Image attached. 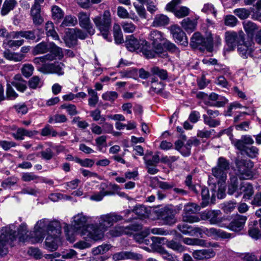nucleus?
I'll return each instance as SVG.
<instances>
[{
	"label": "nucleus",
	"mask_w": 261,
	"mask_h": 261,
	"mask_svg": "<svg viewBox=\"0 0 261 261\" xmlns=\"http://www.w3.org/2000/svg\"><path fill=\"white\" fill-rule=\"evenodd\" d=\"M61 232V225L59 221L42 219L35 224L33 232L34 236L30 238L28 241L31 244L41 242L45 236L47 234L45 245L47 249L53 251L58 248Z\"/></svg>",
	"instance_id": "f257e3e1"
},
{
	"label": "nucleus",
	"mask_w": 261,
	"mask_h": 261,
	"mask_svg": "<svg viewBox=\"0 0 261 261\" xmlns=\"http://www.w3.org/2000/svg\"><path fill=\"white\" fill-rule=\"evenodd\" d=\"M108 214L98 217V224H91L82 232V237L86 241H97L101 240L104 233L111 227Z\"/></svg>",
	"instance_id": "f03ea898"
},
{
	"label": "nucleus",
	"mask_w": 261,
	"mask_h": 261,
	"mask_svg": "<svg viewBox=\"0 0 261 261\" xmlns=\"http://www.w3.org/2000/svg\"><path fill=\"white\" fill-rule=\"evenodd\" d=\"M14 39H5L3 41L2 47L4 49L3 52L4 57L8 60L14 62L21 61L25 56L20 53L14 52L10 49L15 50L23 45L24 42L23 39L14 40Z\"/></svg>",
	"instance_id": "7ed1b4c3"
},
{
	"label": "nucleus",
	"mask_w": 261,
	"mask_h": 261,
	"mask_svg": "<svg viewBox=\"0 0 261 261\" xmlns=\"http://www.w3.org/2000/svg\"><path fill=\"white\" fill-rule=\"evenodd\" d=\"M15 224H10L1 228L0 230V254L7 252L8 247L12 246L13 243L17 239Z\"/></svg>",
	"instance_id": "20e7f679"
},
{
	"label": "nucleus",
	"mask_w": 261,
	"mask_h": 261,
	"mask_svg": "<svg viewBox=\"0 0 261 261\" xmlns=\"http://www.w3.org/2000/svg\"><path fill=\"white\" fill-rule=\"evenodd\" d=\"M93 21L100 32L103 38L108 41L111 40L110 30L111 27V16L109 11H105L102 14L95 16Z\"/></svg>",
	"instance_id": "39448f33"
},
{
	"label": "nucleus",
	"mask_w": 261,
	"mask_h": 261,
	"mask_svg": "<svg viewBox=\"0 0 261 261\" xmlns=\"http://www.w3.org/2000/svg\"><path fill=\"white\" fill-rule=\"evenodd\" d=\"M49 54L44 56L35 58L33 62L36 65H40L41 63H45L47 61H52L56 59L61 60L64 57V54L62 48L56 45L54 42L49 43Z\"/></svg>",
	"instance_id": "423d86ee"
},
{
	"label": "nucleus",
	"mask_w": 261,
	"mask_h": 261,
	"mask_svg": "<svg viewBox=\"0 0 261 261\" xmlns=\"http://www.w3.org/2000/svg\"><path fill=\"white\" fill-rule=\"evenodd\" d=\"M213 41L211 34L204 38L199 32H196L191 37L190 45L194 48H199L200 50L206 49L208 51H212L213 47Z\"/></svg>",
	"instance_id": "0eeeda50"
},
{
	"label": "nucleus",
	"mask_w": 261,
	"mask_h": 261,
	"mask_svg": "<svg viewBox=\"0 0 261 261\" xmlns=\"http://www.w3.org/2000/svg\"><path fill=\"white\" fill-rule=\"evenodd\" d=\"M229 168V161L223 157H220L218 159L216 166L212 168V174L219 181H225Z\"/></svg>",
	"instance_id": "6e6552de"
},
{
	"label": "nucleus",
	"mask_w": 261,
	"mask_h": 261,
	"mask_svg": "<svg viewBox=\"0 0 261 261\" xmlns=\"http://www.w3.org/2000/svg\"><path fill=\"white\" fill-rule=\"evenodd\" d=\"M37 70L44 74H56L62 76L64 74L65 65L61 62L57 61L51 63H43L36 65Z\"/></svg>",
	"instance_id": "1a4fd4ad"
},
{
	"label": "nucleus",
	"mask_w": 261,
	"mask_h": 261,
	"mask_svg": "<svg viewBox=\"0 0 261 261\" xmlns=\"http://www.w3.org/2000/svg\"><path fill=\"white\" fill-rule=\"evenodd\" d=\"M238 176L241 179H248L252 177L251 169L253 163L250 161H238L236 163Z\"/></svg>",
	"instance_id": "9d476101"
},
{
	"label": "nucleus",
	"mask_w": 261,
	"mask_h": 261,
	"mask_svg": "<svg viewBox=\"0 0 261 261\" xmlns=\"http://www.w3.org/2000/svg\"><path fill=\"white\" fill-rule=\"evenodd\" d=\"M200 210V206L196 203H190L186 205L182 215L183 221L191 223L199 222L200 220L199 217L192 214L197 213Z\"/></svg>",
	"instance_id": "9b49d317"
},
{
	"label": "nucleus",
	"mask_w": 261,
	"mask_h": 261,
	"mask_svg": "<svg viewBox=\"0 0 261 261\" xmlns=\"http://www.w3.org/2000/svg\"><path fill=\"white\" fill-rule=\"evenodd\" d=\"M90 217L85 215L83 212L79 213L71 219V225L75 230L78 231L82 237V232L90 224L86 225Z\"/></svg>",
	"instance_id": "f8f14e48"
},
{
	"label": "nucleus",
	"mask_w": 261,
	"mask_h": 261,
	"mask_svg": "<svg viewBox=\"0 0 261 261\" xmlns=\"http://www.w3.org/2000/svg\"><path fill=\"white\" fill-rule=\"evenodd\" d=\"M148 39L152 41L153 48L155 49L158 54H162L164 53L162 44L166 39L161 32L158 30L150 31L148 35Z\"/></svg>",
	"instance_id": "ddd939ff"
},
{
	"label": "nucleus",
	"mask_w": 261,
	"mask_h": 261,
	"mask_svg": "<svg viewBox=\"0 0 261 261\" xmlns=\"http://www.w3.org/2000/svg\"><path fill=\"white\" fill-rule=\"evenodd\" d=\"M182 0H172L166 6L167 11L172 12L174 15L178 18H183L189 15L190 9L186 6H181L176 8V6L181 3Z\"/></svg>",
	"instance_id": "4468645a"
},
{
	"label": "nucleus",
	"mask_w": 261,
	"mask_h": 261,
	"mask_svg": "<svg viewBox=\"0 0 261 261\" xmlns=\"http://www.w3.org/2000/svg\"><path fill=\"white\" fill-rule=\"evenodd\" d=\"M221 212L219 210L205 211L201 213V218L204 220H208L211 224L218 225L223 227L222 222L223 221V218L220 216Z\"/></svg>",
	"instance_id": "2eb2a0df"
},
{
	"label": "nucleus",
	"mask_w": 261,
	"mask_h": 261,
	"mask_svg": "<svg viewBox=\"0 0 261 261\" xmlns=\"http://www.w3.org/2000/svg\"><path fill=\"white\" fill-rule=\"evenodd\" d=\"M80 27L85 30L90 35L95 33V28L90 19V15L86 12H80L77 15Z\"/></svg>",
	"instance_id": "dca6fc26"
},
{
	"label": "nucleus",
	"mask_w": 261,
	"mask_h": 261,
	"mask_svg": "<svg viewBox=\"0 0 261 261\" xmlns=\"http://www.w3.org/2000/svg\"><path fill=\"white\" fill-rule=\"evenodd\" d=\"M225 38L226 44L228 46V50H233L237 45L240 43L241 41L243 42V37L241 35L233 31H227L225 33Z\"/></svg>",
	"instance_id": "f3484780"
},
{
	"label": "nucleus",
	"mask_w": 261,
	"mask_h": 261,
	"mask_svg": "<svg viewBox=\"0 0 261 261\" xmlns=\"http://www.w3.org/2000/svg\"><path fill=\"white\" fill-rule=\"evenodd\" d=\"M233 145L238 150L244 152L248 145H252L254 143V140L249 135L242 136L240 139H233L230 138Z\"/></svg>",
	"instance_id": "a211bd4d"
},
{
	"label": "nucleus",
	"mask_w": 261,
	"mask_h": 261,
	"mask_svg": "<svg viewBox=\"0 0 261 261\" xmlns=\"http://www.w3.org/2000/svg\"><path fill=\"white\" fill-rule=\"evenodd\" d=\"M247 219L246 216L238 215L233 219L227 228L232 231L239 232L243 229Z\"/></svg>",
	"instance_id": "6ab92c4d"
},
{
	"label": "nucleus",
	"mask_w": 261,
	"mask_h": 261,
	"mask_svg": "<svg viewBox=\"0 0 261 261\" xmlns=\"http://www.w3.org/2000/svg\"><path fill=\"white\" fill-rule=\"evenodd\" d=\"M112 258L114 261L125 259L140 260L143 258V256L141 254L133 251H123L114 254Z\"/></svg>",
	"instance_id": "aec40b11"
},
{
	"label": "nucleus",
	"mask_w": 261,
	"mask_h": 261,
	"mask_svg": "<svg viewBox=\"0 0 261 261\" xmlns=\"http://www.w3.org/2000/svg\"><path fill=\"white\" fill-rule=\"evenodd\" d=\"M148 42L145 40H137L133 35L126 38L125 44L127 48L130 51L137 50H141L144 45H147Z\"/></svg>",
	"instance_id": "412c9836"
},
{
	"label": "nucleus",
	"mask_w": 261,
	"mask_h": 261,
	"mask_svg": "<svg viewBox=\"0 0 261 261\" xmlns=\"http://www.w3.org/2000/svg\"><path fill=\"white\" fill-rule=\"evenodd\" d=\"M254 193L253 186L248 182H243L241 183L239 188L238 194L235 195L236 197L243 194V198L245 201L250 199Z\"/></svg>",
	"instance_id": "4be33fe9"
},
{
	"label": "nucleus",
	"mask_w": 261,
	"mask_h": 261,
	"mask_svg": "<svg viewBox=\"0 0 261 261\" xmlns=\"http://www.w3.org/2000/svg\"><path fill=\"white\" fill-rule=\"evenodd\" d=\"M204 234L207 237L215 239H230L233 238V235L222 230L215 228H207L204 227Z\"/></svg>",
	"instance_id": "5701e85b"
},
{
	"label": "nucleus",
	"mask_w": 261,
	"mask_h": 261,
	"mask_svg": "<svg viewBox=\"0 0 261 261\" xmlns=\"http://www.w3.org/2000/svg\"><path fill=\"white\" fill-rule=\"evenodd\" d=\"M171 32L175 41L180 44L188 45V39L184 31L177 25L171 27Z\"/></svg>",
	"instance_id": "b1692460"
},
{
	"label": "nucleus",
	"mask_w": 261,
	"mask_h": 261,
	"mask_svg": "<svg viewBox=\"0 0 261 261\" xmlns=\"http://www.w3.org/2000/svg\"><path fill=\"white\" fill-rule=\"evenodd\" d=\"M161 217L165 224L171 225L176 222L175 212L172 208L166 207L161 212Z\"/></svg>",
	"instance_id": "393cba45"
},
{
	"label": "nucleus",
	"mask_w": 261,
	"mask_h": 261,
	"mask_svg": "<svg viewBox=\"0 0 261 261\" xmlns=\"http://www.w3.org/2000/svg\"><path fill=\"white\" fill-rule=\"evenodd\" d=\"M30 16L33 24L36 26L40 25L44 22V19L41 13V7L32 6L30 11Z\"/></svg>",
	"instance_id": "a878e982"
},
{
	"label": "nucleus",
	"mask_w": 261,
	"mask_h": 261,
	"mask_svg": "<svg viewBox=\"0 0 261 261\" xmlns=\"http://www.w3.org/2000/svg\"><path fill=\"white\" fill-rule=\"evenodd\" d=\"M192 255L197 260H203L214 257L215 251L212 249L195 250Z\"/></svg>",
	"instance_id": "bb28decb"
},
{
	"label": "nucleus",
	"mask_w": 261,
	"mask_h": 261,
	"mask_svg": "<svg viewBox=\"0 0 261 261\" xmlns=\"http://www.w3.org/2000/svg\"><path fill=\"white\" fill-rule=\"evenodd\" d=\"M198 18L197 16L194 18H185L182 20L181 25L187 32L192 33L196 28Z\"/></svg>",
	"instance_id": "cd10ccee"
},
{
	"label": "nucleus",
	"mask_w": 261,
	"mask_h": 261,
	"mask_svg": "<svg viewBox=\"0 0 261 261\" xmlns=\"http://www.w3.org/2000/svg\"><path fill=\"white\" fill-rule=\"evenodd\" d=\"M10 83L20 92H24L27 89V82L20 74L15 75L13 81Z\"/></svg>",
	"instance_id": "c85d7f7f"
},
{
	"label": "nucleus",
	"mask_w": 261,
	"mask_h": 261,
	"mask_svg": "<svg viewBox=\"0 0 261 261\" xmlns=\"http://www.w3.org/2000/svg\"><path fill=\"white\" fill-rule=\"evenodd\" d=\"M169 23V17L163 14H158L154 16L151 26L153 27H161L167 25Z\"/></svg>",
	"instance_id": "c756f323"
},
{
	"label": "nucleus",
	"mask_w": 261,
	"mask_h": 261,
	"mask_svg": "<svg viewBox=\"0 0 261 261\" xmlns=\"http://www.w3.org/2000/svg\"><path fill=\"white\" fill-rule=\"evenodd\" d=\"M63 40L66 46L68 47H72L77 44V39L74 33L73 29H69L65 33Z\"/></svg>",
	"instance_id": "7c9ffc66"
},
{
	"label": "nucleus",
	"mask_w": 261,
	"mask_h": 261,
	"mask_svg": "<svg viewBox=\"0 0 261 261\" xmlns=\"http://www.w3.org/2000/svg\"><path fill=\"white\" fill-rule=\"evenodd\" d=\"M199 144V141L198 139H190L187 141L186 144L183 146L182 149L180 150V152L182 155L188 156L191 154V149L192 145L197 146Z\"/></svg>",
	"instance_id": "2f4dec72"
},
{
	"label": "nucleus",
	"mask_w": 261,
	"mask_h": 261,
	"mask_svg": "<svg viewBox=\"0 0 261 261\" xmlns=\"http://www.w3.org/2000/svg\"><path fill=\"white\" fill-rule=\"evenodd\" d=\"M45 30L47 36H50L55 40H58L60 43H62L55 30L54 23L51 21H48L45 23Z\"/></svg>",
	"instance_id": "473e14b6"
},
{
	"label": "nucleus",
	"mask_w": 261,
	"mask_h": 261,
	"mask_svg": "<svg viewBox=\"0 0 261 261\" xmlns=\"http://www.w3.org/2000/svg\"><path fill=\"white\" fill-rule=\"evenodd\" d=\"M129 230V227H124L123 226L117 225L111 229L109 233L112 237H117L124 234H128L130 232Z\"/></svg>",
	"instance_id": "72a5a7b5"
},
{
	"label": "nucleus",
	"mask_w": 261,
	"mask_h": 261,
	"mask_svg": "<svg viewBox=\"0 0 261 261\" xmlns=\"http://www.w3.org/2000/svg\"><path fill=\"white\" fill-rule=\"evenodd\" d=\"M239 55L243 58H247L251 54L252 48L251 46L247 45L246 43H240L238 46Z\"/></svg>",
	"instance_id": "f704fd0d"
},
{
	"label": "nucleus",
	"mask_w": 261,
	"mask_h": 261,
	"mask_svg": "<svg viewBox=\"0 0 261 261\" xmlns=\"http://www.w3.org/2000/svg\"><path fill=\"white\" fill-rule=\"evenodd\" d=\"M49 43L41 42L37 44L33 49L32 54L34 55L45 54L49 51Z\"/></svg>",
	"instance_id": "c9c22d12"
},
{
	"label": "nucleus",
	"mask_w": 261,
	"mask_h": 261,
	"mask_svg": "<svg viewBox=\"0 0 261 261\" xmlns=\"http://www.w3.org/2000/svg\"><path fill=\"white\" fill-rule=\"evenodd\" d=\"M16 5V0H5L1 9V14L3 16L6 15L14 9Z\"/></svg>",
	"instance_id": "e433bc0d"
},
{
	"label": "nucleus",
	"mask_w": 261,
	"mask_h": 261,
	"mask_svg": "<svg viewBox=\"0 0 261 261\" xmlns=\"http://www.w3.org/2000/svg\"><path fill=\"white\" fill-rule=\"evenodd\" d=\"M107 187V185L105 183H101L100 184V191L98 193H94L90 197V200L99 201H101L105 195L111 194V192L105 191V189Z\"/></svg>",
	"instance_id": "4c0bfd02"
},
{
	"label": "nucleus",
	"mask_w": 261,
	"mask_h": 261,
	"mask_svg": "<svg viewBox=\"0 0 261 261\" xmlns=\"http://www.w3.org/2000/svg\"><path fill=\"white\" fill-rule=\"evenodd\" d=\"M18 97V94L12 87L10 81H7L6 84V91L5 99L14 100Z\"/></svg>",
	"instance_id": "58836bf2"
},
{
	"label": "nucleus",
	"mask_w": 261,
	"mask_h": 261,
	"mask_svg": "<svg viewBox=\"0 0 261 261\" xmlns=\"http://www.w3.org/2000/svg\"><path fill=\"white\" fill-rule=\"evenodd\" d=\"M51 11V16L54 20L59 22L64 17V12L59 6H52Z\"/></svg>",
	"instance_id": "ea45409f"
},
{
	"label": "nucleus",
	"mask_w": 261,
	"mask_h": 261,
	"mask_svg": "<svg viewBox=\"0 0 261 261\" xmlns=\"http://www.w3.org/2000/svg\"><path fill=\"white\" fill-rule=\"evenodd\" d=\"M182 241L184 243L189 245H196L201 247L208 246L204 240L199 239L185 238L183 239Z\"/></svg>",
	"instance_id": "a19ab883"
},
{
	"label": "nucleus",
	"mask_w": 261,
	"mask_h": 261,
	"mask_svg": "<svg viewBox=\"0 0 261 261\" xmlns=\"http://www.w3.org/2000/svg\"><path fill=\"white\" fill-rule=\"evenodd\" d=\"M14 34L16 37V39H19L20 37H22L28 40H34L36 38L34 31H16V33Z\"/></svg>",
	"instance_id": "79ce46f5"
},
{
	"label": "nucleus",
	"mask_w": 261,
	"mask_h": 261,
	"mask_svg": "<svg viewBox=\"0 0 261 261\" xmlns=\"http://www.w3.org/2000/svg\"><path fill=\"white\" fill-rule=\"evenodd\" d=\"M257 222L256 221L253 222V225L250 226L248 229V234L252 239L257 240L261 237V232L257 227Z\"/></svg>",
	"instance_id": "37998d69"
},
{
	"label": "nucleus",
	"mask_w": 261,
	"mask_h": 261,
	"mask_svg": "<svg viewBox=\"0 0 261 261\" xmlns=\"http://www.w3.org/2000/svg\"><path fill=\"white\" fill-rule=\"evenodd\" d=\"M18 229V233L21 236L19 238V240L20 242H22L23 243L25 242H29L28 241L30 237H29L28 236H27L26 238L24 239L23 236L25 235L28 231V228H27V225L25 223H21L19 226L17 228Z\"/></svg>",
	"instance_id": "c03bdc74"
},
{
	"label": "nucleus",
	"mask_w": 261,
	"mask_h": 261,
	"mask_svg": "<svg viewBox=\"0 0 261 261\" xmlns=\"http://www.w3.org/2000/svg\"><path fill=\"white\" fill-rule=\"evenodd\" d=\"M162 45L164 47V53H162V55L164 56L166 55L165 53L166 50L175 53L176 54H178L179 52V49L176 47L175 45L168 41L167 39H165Z\"/></svg>",
	"instance_id": "a18cd8bd"
},
{
	"label": "nucleus",
	"mask_w": 261,
	"mask_h": 261,
	"mask_svg": "<svg viewBox=\"0 0 261 261\" xmlns=\"http://www.w3.org/2000/svg\"><path fill=\"white\" fill-rule=\"evenodd\" d=\"M88 93L90 96V98L88 99V104L90 106L94 107L98 101L97 93L92 89H88Z\"/></svg>",
	"instance_id": "49530a36"
},
{
	"label": "nucleus",
	"mask_w": 261,
	"mask_h": 261,
	"mask_svg": "<svg viewBox=\"0 0 261 261\" xmlns=\"http://www.w3.org/2000/svg\"><path fill=\"white\" fill-rule=\"evenodd\" d=\"M238 180L237 177H232L230 178V182L228 186V193L229 195H233L236 192L238 193Z\"/></svg>",
	"instance_id": "de8ad7c7"
},
{
	"label": "nucleus",
	"mask_w": 261,
	"mask_h": 261,
	"mask_svg": "<svg viewBox=\"0 0 261 261\" xmlns=\"http://www.w3.org/2000/svg\"><path fill=\"white\" fill-rule=\"evenodd\" d=\"M166 245L168 248L177 252H182L185 250V247L179 243L174 240L166 241Z\"/></svg>",
	"instance_id": "09e8293b"
},
{
	"label": "nucleus",
	"mask_w": 261,
	"mask_h": 261,
	"mask_svg": "<svg viewBox=\"0 0 261 261\" xmlns=\"http://www.w3.org/2000/svg\"><path fill=\"white\" fill-rule=\"evenodd\" d=\"M201 195L202 197L201 206L205 207L207 205L209 202L210 193L208 188L202 187L201 190Z\"/></svg>",
	"instance_id": "8fccbe9b"
},
{
	"label": "nucleus",
	"mask_w": 261,
	"mask_h": 261,
	"mask_svg": "<svg viewBox=\"0 0 261 261\" xmlns=\"http://www.w3.org/2000/svg\"><path fill=\"white\" fill-rule=\"evenodd\" d=\"M133 212L140 219L145 218L148 216L146 208L145 206L142 205L136 206L133 209Z\"/></svg>",
	"instance_id": "3c124183"
},
{
	"label": "nucleus",
	"mask_w": 261,
	"mask_h": 261,
	"mask_svg": "<svg viewBox=\"0 0 261 261\" xmlns=\"http://www.w3.org/2000/svg\"><path fill=\"white\" fill-rule=\"evenodd\" d=\"M121 25L123 31L127 33H133L136 29V25L131 21H124L121 22Z\"/></svg>",
	"instance_id": "603ef678"
},
{
	"label": "nucleus",
	"mask_w": 261,
	"mask_h": 261,
	"mask_svg": "<svg viewBox=\"0 0 261 261\" xmlns=\"http://www.w3.org/2000/svg\"><path fill=\"white\" fill-rule=\"evenodd\" d=\"M151 71L153 74L158 75L162 80H165L168 77L167 71L158 67H152Z\"/></svg>",
	"instance_id": "864d4df0"
},
{
	"label": "nucleus",
	"mask_w": 261,
	"mask_h": 261,
	"mask_svg": "<svg viewBox=\"0 0 261 261\" xmlns=\"http://www.w3.org/2000/svg\"><path fill=\"white\" fill-rule=\"evenodd\" d=\"M67 119L65 115L56 114L54 116H50L48 122L50 123H64L67 121Z\"/></svg>",
	"instance_id": "5fc2aeb1"
},
{
	"label": "nucleus",
	"mask_w": 261,
	"mask_h": 261,
	"mask_svg": "<svg viewBox=\"0 0 261 261\" xmlns=\"http://www.w3.org/2000/svg\"><path fill=\"white\" fill-rule=\"evenodd\" d=\"M149 234V229L145 228L140 233L135 234L133 236L134 239L139 243H143L144 242V239Z\"/></svg>",
	"instance_id": "6e6d98bb"
},
{
	"label": "nucleus",
	"mask_w": 261,
	"mask_h": 261,
	"mask_svg": "<svg viewBox=\"0 0 261 261\" xmlns=\"http://www.w3.org/2000/svg\"><path fill=\"white\" fill-rule=\"evenodd\" d=\"M201 11L206 14H213L215 17L216 16L217 11L214 5L211 3H206L203 5Z\"/></svg>",
	"instance_id": "4d7b16f0"
},
{
	"label": "nucleus",
	"mask_w": 261,
	"mask_h": 261,
	"mask_svg": "<svg viewBox=\"0 0 261 261\" xmlns=\"http://www.w3.org/2000/svg\"><path fill=\"white\" fill-rule=\"evenodd\" d=\"M34 70L33 66L31 64H25L23 65L21 71L22 74L26 77L31 76Z\"/></svg>",
	"instance_id": "13d9d810"
},
{
	"label": "nucleus",
	"mask_w": 261,
	"mask_h": 261,
	"mask_svg": "<svg viewBox=\"0 0 261 261\" xmlns=\"http://www.w3.org/2000/svg\"><path fill=\"white\" fill-rule=\"evenodd\" d=\"M22 179L27 182L35 181V182H38L40 177L32 172H27L22 174Z\"/></svg>",
	"instance_id": "bf43d9fd"
},
{
	"label": "nucleus",
	"mask_w": 261,
	"mask_h": 261,
	"mask_svg": "<svg viewBox=\"0 0 261 261\" xmlns=\"http://www.w3.org/2000/svg\"><path fill=\"white\" fill-rule=\"evenodd\" d=\"M162 258L166 261H178L177 257L173 255L172 254L169 253L167 251L164 249H161L159 251Z\"/></svg>",
	"instance_id": "052dcab7"
},
{
	"label": "nucleus",
	"mask_w": 261,
	"mask_h": 261,
	"mask_svg": "<svg viewBox=\"0 0 261 261\" xmlns=\"http://www.w3.org/2000/svg\"><path fill=\"white\" fill-rule=\"evenodd\" d=\"M244 29L246 32L252 35L254 32L257 29L256 24L251 21H245L243 23Z\"/></svg>",
	"instance_id": "680f3d73"
},
{
	"label": "nucleus",
	"mask_w": 261,
	"mask_h": 261,
	"mask_svg": "<svg viewBox=\"0 0 261 261\" xmlns=\"http://www.w3.org/2000/svg\"><path fill=\"white\" fill-rule=\"evenodd\" d=\"M15 33H16V31L9 32L8 30L4 27L0 28V37L2 38L5 39H16V37L14 34Z\"/></svg>",
	"instance_id": "e2e57ef3"
},
{
	"label": "nucleus",
	"mask_w": 261,
	"mask_h": 261,
	"mask_svg": "<svg viewBox=\"0 0 261 261\" xmlns=\"http://www.w3.org/2000/svg\"><path fill=\"white\" fill-rule=\"evenodd\" d=\"M77 22L75 17L71 15H67L64 18L61 25L63 27L74 26L77 23Z\"/></svg>",
	"instance_id": "0e129e2a"
},
{
	"label": "nucleus",
	"mask_w": 261,
	"mask_h": 261,
	"mask_svg": "<svg viewBox=\"0 0 261 261\" xmlns=\"http://www.w3.org/2000/svg\"><path fill=\"white\" fill-rule=\"evenodd\" d=\"M13 109L18 114L25 115L28 112V108L24 103H19L13 106Z\"/></svg>",
	"instance_id": "69168bd1"
},
{
	"label": "nucleus",
	"mask_w": 261,
	"mask_h": 261,
	"mask_svg": "<svg viewBox=\"0 0 261 261\" xmlns=\"http://www.w3.org/2000/svg\"><path fill=\"white\" fill-rule=\"evenodd\" d=\"M108 214L111 227L115 223L123 220V217L116 213L111 212Z\"/></svg>",
	"instance_id": "338daca9"
},
{
	"label": "nucleus",
	"mask_w": 261,
	"mask_h": 261,
	"mask_svg": "<svg viewBox=\"0 0 261 261\" xmlns=\"http://www.w3.org/2000/svg\"><path fill=\"white\" fill-rule=\"evenodd\" d=\"M234 13L241 19L247 18L250 15V11L245 8H239L234 10Z\"/></svg>",
	"instance_id": "774afa93"
}]
</instances>
